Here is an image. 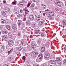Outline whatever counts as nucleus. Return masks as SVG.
<instances>
[{"label": "nucleus", "mask_w": 66, "mask_h": 66, "mask_svg": "<svg viewBox=\"0 0 66 66\" xmlns=\"http://www.w3.org/2000/svg\"><path fill=\"white\" fill-rule=\"evenodd\" d=\"M12 49L10 50V51H9L8 52V53H10V52H11L12 51Z\"/></svg>", "instance_id": "52"}, {"label": "nucleus", "mask_w": 66, "mask_h": 66, "mask_svg": "<svg viewBox=\"0 0 66 66\" xmlns=\"http://www.w3.org/2000/svg\"><path fill=\"white\" fill-rule=\"evenodd\" d=\"M17 35L18 36H20V33H19L17 34Z\"/></svg>", "instance_id": "48"}, {"label": "nucleus", "mask_w": 66, "mask_h": 66, "mask_svg": "<svg viewBox=\"0 0 66 66\" xmlns=\"http://www.w3.org/2000/svg\"><path fill=\"white\" fill-rule=\"evenodd\" d=\"M56 61L57 63L59 64H62V61L61 60H60V59L59 58H57L56 59Z\"/></svg>", "instance_id": "4"}, {"label": "nucleus", "mask_w": 66, "mask_h": 66, "mask_svg": "<svg viewBox=\"0 0 66 66\" xmlns=\"http://www.w3.org/2000/svg\"><path fill=\"white\" fill-rule=\"evenodd\" d=\"M24 10L25 11V15L26 16H27V14H28L30 13V11L27 9H25Z\"/></svg>", "instance_id": "8"}, {"label": "nucleus", "mask_w": 66, "mask_h": 66, "mask_svg": "<svg viewBox=\"0 0 66 66\" xmlns=\"http://www.w3.org/2000/svg\"><path fill=\"white\" fill-rule=\"evenodd\" d=\"M62 24L63 25H65V24H66V21H63L62 22Z\"/></svg>", "instance_id": "25"}, {"label": "nucleus", "mask_w": 66, "mask_h": 66, "mask_svg": "<svg viewBox=\"0 0 66 66\" xmlns=\"http://www.w3.org/2000/svg\"><path fill=\"white\" fill-rule=\"evenodd\" d=\"M31 46L33 49H35V48H36V45L35 44L32 43L31 45Z\"/></svg>", "instance_id": "14"}, {"label": "nucleus", "mask_w": 66, "mask_h": 66, "mask_svg": "<svg viewBox=\"0 0 66 66\" xmlns=\"http://www.w3.org/2000/svg\"><path fill=\"white\" fill-rule=\"evenodd\" d=\"M31 4V3H28V5L27 6V7H29V6H30V5Z\"/></svg>", "instance_id": "43"}, {"label": "nucleus", "mask_w": 66, "mask_h": 66, "mask_svg": "<svg viewBox=\"0 0 66 66\" xmlns=\"http://www.w3.org/2000/svg\"><path fill=\"white\" fill-rule=\"evenodd\" d=\"M35 54V55H37L38 54V52H35L34 54L33 53L31 55L32 56H33V55H34Z\"/></svg>", "instance_id": "28"}, {"label": "nucleus", "mask_w": 66, "mask_h": 66, "mask_svg": "<svg viewBox=\"0 0 66 66\" xmlns=\"http://www.w3.org/2000/svg\"><path fill=\"white\" fill-rule=\"evenodd\" d=\"M29 37L30 38H32L33 37V36L32 35H30Z\"/></svg>", "instance_id": "45"}, {"label": "nucleus", "mask_w": 66, "mask_h": 66, "mask_svg": "<svg viewBox=\"0 0 66 66\" xmlns=\"http://www.w3.org/2000/svg\"><path fill=\"white\" fill-rule=\"evenodd\" d=\"M9 58L10 60H13V59L14 58V56H10L9 57Z\"/></svg>", "instance_id": "34"}, {"label": "nucleus", "mask_w": 66, "mask_h": 66, "mask_svg": "<svg viewBox=\"0 0 66 66\" xmlns=\"http://www.w3.org/2000/svg\"><path fill=\"white\" fill-rule=\"evenodd\" d=\"M3 25H1L0 26V30H1L2 28H3Z\"/></svg>", "instance_id": "38"}, {"label": "nucleus", "mask_w": 66, "mask_h": 66, "mask_svg": "<svg viewBox=\"0 0 66 66\" xmlns=\"http://www.w3.org/2000/svg\"><path fill=\"white\" fill-rule=\"evenodd\" d=\"M42 39H39L38 41H37V43H38L39 44H40L41 43V42H42Z\"/></svg>", "instance_id": "24"}, {"label": "nucleus", "mask_w": 66, "mask_h": 66, "mask_svg": "<svg viewBox=\"0 0 66 66\" xmlns=\"http://www.w3.org/2000/svg\"><path fill=\"white\" fill-rule=\"evenodd\" d=\"M50 63L52 64L56 63V61L55 60H52L51 61Z\"/></svg>", "instance_id": "5"}, {"label": "nucleus", "mask_w": 66, "mask_h": 66, "mask_svg": "<svg viewBox=\"0 0 66 66\" xmlns=\"http://www.w3.org/2000/svg\"><path fill=\"white\" fill-rule=\"evenodd\" d=\"M4 47V46L3 45L0 46V51H1V52L3 50Z\"/></svg>", "instance_id": "12"}, {"label": "nucleus", "mask_w": 66, "mask_h": 66, "mask_svg": "<svg viewBox=\"0 0 66 66\" xmlns=\"http://www.w3.org/2000/svg\"><path fill=\"white\" fill-rule=\"evenodd\" d=\"M6 28L7 30H8L11 31H12V30L11 29V27L10 26V25H7L6 26Z\"/></svg>", "instance_id": "11"}, {"label": "nucleus", "mask_w": 66, "mask_h": 66, "mask_svg": "<svg viewBox=\"0 0 66 66\" xmlns=\"http://www.w3.org/2000/svg\"><path fill=\"white\" fill-rule=\"evenodd\" d=\"M5 10H7L8 11H10V8L9 7H6L5 8Z\"/></svg>", "instance_id": "31"}, {"label": "nucleus", "mask_w": 66, "mask_h": 66, "mask_svg": "<svg viewBox=\"0 0 66 66\" xmlns=\"http://www.w3.org/2000/svg\"><path fill=\"white\" fill-rule=\"evenodd\" d=\"M24 43V40H22L21 42V44L22 45H23Z\"/></svg>", "instance_id": "41"}, {"label": "nucleus", "mask_w": 66, "mask_h": 66, "mask_svg": "<svg viewBox=\"0 0 66 66\" xmlns=\"http://www.w3.org/2000/svg\"><path fill=\"white\" fill-rule=\"evenodd\" d=\"M44 22V20H40L39 22L38 23V24L39 26H42V24H43Z\"/></svg>", "instance_id": "7"}, {"label": "nucleus", "mask_w": 66, "mask_h": 66, "mask_svg": "<svg viewBox=\"0 0 66 66\" xmlns=\"http://www.w3.org/2000/svg\"><path fill=\"white\" fill-rule=\"evenodd\" d=\"M63 64L66 65V59H65L64 60L63 62Z\"/></svg>", "instance_id": "33"}, {"label": "nucleus", "mask_w": 66, "mask_h": 66, "mask_svg": "<svg viewBox=\"0 0 66 66\" xmlns=\"http://www.w3.org/2000/svg\"><path fill=\"white\" fill-rule=\"evenodd\" d=\"M65 6H66V0L65 1Z\"/></svg>", "instance_id": "62"}, {"label": "nucleus", "mask_w": 66, "mask_h": 66, "mask_svg": "<svg viewBox=\"0 0 66 66\" xmlns=\"http://www.w3.org/2000/svg\"><path fill=\"white\" fill-rule=\"evenodd\" d=\"M65 50H66V45H65V47L64 48V51H65Z\"/></svg>", "instance_id": "53"}, {"label": "nucleus", "mask_w": 66, "mask_h": 66, "mask_svg": "<svg viewBox=\"0 0 66 66\" xmlns=\"http://www.w3.org/2000/svg\"><path fill=\"white\" fill-rule=\"evenodd\" d=\"M55 10H56V11H58V10H57V9H55Z\"/></svg>", "instance_id": "61"}, {"label": "nucleus", "mask_w": 66, "mask_h": 66, "mask_svg": "<svg viewBox=\"0 0 66 66\" xmlns=\"http://www.w3.org/2000/svg\"><path fill=\"white\" fill-rule=\"evenodd\" d=\"M42 6H43V7H42V9H46V5H44L43 4H42Z\"/></svg>", "instance_id": "27"}, {"label": "nucleus", "mask_w": 66, "mask_h": 66, "mask_svg": "<svg viewBox=\"0 0 66 66\" xmlns=\"http://www.w3.org/2000/svg\"><path fill=\"white\" fill-rule=\"evenodd\" d=\"M2 37L3 38H4V40H7V35H4L2 36Z\"/></svg>", "instance_id": "6"}, {"label": "nucleus", "mask_w": 66, "mask_h": 66, "mask_svg": "<svg viewBox=\"0 0 66 66\" xmlns=\"http://www.w3.org/2000/svg\"><path fill=\"white\" fill-rule=\"evenodd\" d=\"M54 13L53 12H50V17H52L53 16H54Z\"/></svg>", "instance_id": "20"}, {"label": "nucleus", "mask_w": 66, "mask_h": 66, "mask_svg": "<svg viewBox=\"0 0 66 66\" xmlns=\"http://www.w3.org/2000/svg\"><path fill=\"white\" fill-rule=\"evenodd\" d=\"M39 32V30H35L34 31V33L36 34H38Z\"/></svg>", "instance_id": "16"}, {"label": "nucleus", "mask_w": 66, "mask_h": 66, "mask_svg": "<svg viewBox=\"0 0 66 66\" xmlns=\"http://www.w3.org/2000/svg\"><path fill=\"white\" fill-rule=\"evenodd\" d=\"M40 19V16L38 15L36 16V17L35 18L34 20L36 22H37L39 21Z\"/></svg>", "instance_id": "3"}, {"label": "nucleus", "mask_w": 66, "mask_h": 66, "mask_svg": "<svg viewBox=\"0 0 66 66\" xmlns=\"http://www.w3.org/2000/svg\"><path fill=\"white\" fill-rule=\"evenodd\" d=\"M34 6H35V4L34 3L32 4L31 5V7H34Z\"/></svg>", "instance_id": "42"}, {"label": "nucleus", "mask_w": 66, "mask_h": 66, "mask_svg": "<svg viewBox=\"0 0 66 66\" xmlns=\"http://www.w3.org/2000/svg\"><path fill=\"white\" fill-rule=\"evenodd\" d=\"M54 17H51L50 18V19H51L52 20L53 19H54Z\"/></svg>", "instance_id": "46"}, {"label": "nucleus", "mask_w": 66, "mask_h": 66, "mask_svg": "<svg viewBox=\"0 0 66 66\" xmlns=\"http://www.w3.org/2000/svg\"><path fill=\"white\" fill-rule=\"evenodd\" d=\"M38 0H32L33 2H37Z\"/></svg>", "instance_id": "50"}, {"label": "nucleus", "mask_w": 66, "mask_h": 66, "mask_svg": "<svg viewBox=\"0 0 66 66\" xmlns=\"http://www.w3.org/2000/svg\"><path fill=\"white\" fill-rule=\"evenodd\" d=\"M22 14H20L18 15V16L19 17H22Z\"/></svg>", "instance_id": "40"}, {"label": "nucleus", "mask_w": 66, "mask_h": 66, "mask_svg": "<svg viewBox=\"0 0 66 66\" xmlns=\"http://www.w3.org/2000/svg\"><path fill=\"white\" fill-rule=\"evenodd\" d=\"M41 66H46V64H42Z\"/></svg>", "instance_id": "51"}, {"label": "nucleus", "mask_w": 66, "mask_h": 66, "mask_svg": "<svg viewBox=\"0 0 66 66\" xmlns=\"http://www.w3.org/2000/svg\"><path fill=\"white\" fill-rule=\"evenodd\" d=\"M18 50L19 51H21L22 49V48H21V47H18Z\"/></svg>", "instance_id": "32"}, {"label": "nucleus", "mask_w": 66, "mask_h": 66, "mask_svg": "<svg viewBox=\"0 0 66 66\" xmlns=\"http://www.w3.org/2000/svg\"><path fill=\"white\" fill-rule=\"evenodd\" d=\"M7 64V66H10V64H9V63H8Z\"/></svg>", "instance_id": "60"}, {"label": "nucleus", "mask_w": 66, "mask_h": 66, "mask_svg": "<svg viewBox=\"0 0 66 66\" xmlns=\"http://www.w3.org/2000/svg\"><path fill=\"white\" fill-rule=\"evenodd\" d=\"M14 13L15 14H19V12L17 11V10H16L15 9H14Z\"/></svg>", "instance_id": "13"}, {"label": "nucleus", "mask_w": 66, "mask_h": 66, "mask_svg": "<svg viewBox=\"0 0 66 66\" xmlns=\"http://www.w3.org/2000/svg\"><path fill=\"white\" fill-rule=\"evenodd\" d=\"M3 3H5L6 4H7V3L6 2V1L4 0L3 1Z\"/></svg>", "instance_id": "47"}, {"label": "nucleus", "mask_w": 66, "mask_h": 66, "mask_svg": "<svg viewBox=\"0 0 66 66\" xmlns=\"http://www.w3.org/2000/svg\"><path fill=\"white\" fill-rule=\"evenodd\" d=\"M46 34H45V33L44 32H42L41 36L42 37H44L45 36Z\"/></svg>", "instance_id": "23"}, {"label": "nucleus", "mask_w": 66, "mask_h": 66, "mask_svg": "<svg viewBox=\"0 0 66 66\" xmlns=\"http://www.w3.org/2000/svg\"><path fill=\"white\" fill-rule=\"evenodd\" d=\"M22 2H27L26 1H25L24 0H23L22 1Z\"/></svg>", "instance_id": "54"}, {"label": "nucleus", "mask_w": 66, "mask_h": 66, "mask_svg": "<svg viewBox=\"0 0 66 66\" xmlns=\"http://www.w3.org/2000/svg\"><path fill=\"white\" fill-rule=\"evenodd\" d=\"M16 4V3L15 2H13L12 3V4L13 5H15Z\"/></svg>", "instance_id": "39"}, {"label": "nucleus", "mask_w": 66, "mask_h": 66, "mask_svg": "<svg viewBox=\"0 0 66 66\" xmlns=\"http://www.w3.org/2000/svg\"><path fill=\"white\" fill-rule=\"evenodd\" d=\"M9 35V38H12V35L11 34H10Z\"/></svg>", "instance_id": "36"}, {"label": "nucleus", "mask_w": 66, "mask_h": 66, "mask_svg": "<svg viewBox=\"0 0 66 66\" xmlns=\"http://www.w3.org/2000/svg\"><path fill=\"white\" fill-rule=\"evenodd\" d=\"M2 14L3 16H4L5 17H6V16H7V14H6V13L5 12H3Z\"/></svg>", "instance_id": "21"}, {"label": "nucleus", "mask_w": 66, "mask_h": 66, "mask_svg": "<svg viewBox=\"0 0 66 66\" xmlns=\"http://www.w3.org/2000/svg\"><path fill=\"white\" fill-rule=\"evenodd\" d=\"M55 4H56L57 5L61 7V6H62L63 5V3L61 1H56L54 2Z\"/></svg>", "instance_id": "1"}, {"label": "nucleus", "mask_w": 66, "mask_h": 66, "mask_svg": "<svg viewBox=\"0 0 66 66\" xmlns=\"http://www.w3.org/2000/svg\"><path fill=\"white\" fill-rule=\"evenodd\" d=\"M21 3V2L19 3V6H23V4H20Z\"/></svg>", "instance_id": "37"}, {"label": "nucleus", "mask_w": 66, "mask_h": 66, "mask_svg": "<svg viewBox=\"0 0 66 66\" xmlns=\"http://www.w3.org/2000/svg\"><path fill=\"white\" fill-rule=\"evenodd\" d=\"M11 33L10 32H9V34H8V35H10V34H11Z\"/></svg>", "instance_id": "58"}, {"label": "nucleus", "mask_w": 66, "mask_h": 66, "mask_svg": "<svg viewBox=\"0 0 66 66\" xmlns=\"http://www.w3.org/2000/svg\"><path fill=\"white\" fill-rule=\"evenodd\" d=\"M27 18L25 16L23 18V21H26V20H27Z\"/></svg>", "instance_id": "26"}, {"label": "nucleus", "mask_w": 66, "mask_h": 66, "mask_svg": "<svg viewBox=\"0 0 66 66\" xmlns=\"http://www.w3.org/2000/svg\"><path fill=\"white\" fill-rule=\"evenodd\" d=\"M45 47H43L41 49V52H44L45 51Z\"/></svg>", "instance_id": "22"}, {"label": "nucleus", "mask_w": 66, "mask_h": 66, "mask_svg": "<svg viewBox=\"0 0 66 66\" xmlns=\"http://www.w3.org/2000/svg\"><path fill=\"white\" fill-rule=\"evenodd\" d=\"M50 59H53V57L52 56H51V57Z\"/></svg>", "instance_id": "59"}, {"label": "nucleus", "mask_w": 66, "mask_h": 66, "mask_svg": "<svg viewBox=\"0 0 66 66\" xmlns=\"http://www.w3.org/2000/svg\"><path fill=\"white\" fill-rule=\"evenodd\" d=\"M20 13H22L23 12V11L21 9L20 10Z\"/></svg>", "instance_id": "49"}, {"label": "nucleus", "mask_w": 66, "mask_h": 66, "mask_svg": "<svg viewBox=\"0 0 66 66\" xmlns=\"http://www.w3.org/2000/svg\"><path fill=\"white\" fill-rule=\"evenodd\" d=\"M49 10L47 9V10H45V11H48Z\"/></svg>", "instance_id": "63"}, {"label": "nucleus", "mask_w": 66, "mask_h": 66, "mask_svg": "<svg viewBox=\"0 0 66 66\" xmlns=\"http://www.w3.org/2000/svg\"><path fill=\"white\" fill-rule=\"evenodd\" d=\"M45 54L44 55V58L45 59L48 60L49 58L50 57V54L47 53V52H45Z\"/></svg>", "instance_id": "2"}, {"label": "nucleus", "mask_w": 66, "mask_h": 66, "mask_svg": "<svg viewBox=\"0 0 66 66\" xmlns=\"http://www.w3.org/2000/svg\"><path fill=\"white\" fill-rule=\"evenodd\" d=\"M11 33H12V34H13V33H14V31H12L11 32Z\"/></svg>", "instance_id": "56"}, {"label": "nucleus", "mask_w": 66, "mask_h": 66, "mask_svg": "<svg viewBox=\"0 0 66 66\" xmlns=\"http://www.w3.org/2000/svg\"><path fill=\"white\" fill-rule=\"evenodd\" d=\"M19 25H20V24H21V22H19Z\"/></svg>", "instance_id": "55"}, {"label": "nucleus", "mask_w": 66, "mask_h": 66, "mask_svg": "<svg viewBox=\"0 0 66 66\" xmlns=\"http://www.w3.org/2000/svg\"><path fill=\"white\" fill-rule=\"evenodd\" d=\"M2 33L3 34H7V32L5 31L4 30H2Z\"/></svg>", "instance_id": "17"}, {"label": "nucleus", "mask_w": 66, "mask_h": 66, "mask_svg": "<svg viewBox=\"0 0 66 66\" xmlns=\"http://www.w3.org/2000/svg\"><path fill=\"white\" fill-rule=\"evenodd\" d=\"M39 59H42L43 57V55L42 54H39L38 56Z\"/></svg>", "instance_id": "19"}, {"label": "nucleus", "mask_w": 66, "mask_h": 66, "mask_svg": "<svg viewBox=\"0 0 66 66\" xmlns=\"http://www.w3.org/2000/svg\"><path fill=\"white\" fill-rule=\"evenodd\" d=\"M32 26L34 27H36L37 26V24L36 23H33L32 24Z\"/></svg>", "instance_id": "35"}, {"label": "nucleus", "mask_w": 66, "mask_h": 66, "mask_svg": "<svg viewBox=\"0 0 66 66\" xmlns=\"http://www.w3.org/2000/svg\"><path fill=\"white\" fill-rule=\"evenodd\" d=\"M29 19L31 20V21H33V20L34 19V16L32 15H30L29 17Z\"/></svg>", "instance_id": "9"}, {"label": "nucleus", "mask_w": 66, "mask_h": 66, "mask_svg": "<svg viewBox=\"0 0 66 66\" xmlns=\"http://www.w3.org/2000/svg\"><path fill=\"white\" fill-rule=\"evenodd\" d=\"M12 28L13 29H14V30H16L17 29V26H16V25H12Z\"/></svg>", "instance_id": "15"}, {"label": "nucleus", "mask_w": 66, "mask_h": 66, "mask_svg": "<svg viewBox=\"0 0 66 66\" xmlns=\"http://www.w3.org/2000/svg\"><path fill=\"white\" fill-rule=\"evenodd\" d=\"M47 15L48 17H50V12L47 13Z\"/></svg>", "instance_id": "30"}, {"label": "nucleus", "mask_w": 66, "mask_h": 66, "mask_svg": "<svg viewBox=\"0 0 66 66\" xmlns=\"http://www.w3.org/2000/svg\"><path fill=\"white\" fill-rule=\"evenodd\" d=\"M13 43V41L12 40H10L8 42V45H11Z\"/></svg>", "instance_id": "18"}, {"label": "nucleus", "mask_w": 66, "mask_h": 66, "mask_svg": "<svg viewBox=\"0 0 66 66\" xmlns=\"http://www.w3.org/2000/svg\"><path fill=\"white\" fill-rule=\"evenodd\" d=\"M26 24H27V25H28V26L30 25V24H31V23L30 22L27 21L26 22Z\"/></svg>", "instance_id": "29"}, {"label": "nucleus", "mask_w": 66, "mask_h": 66, "mask_svg": "<svg viewBox=\"0 0 66 66\" xmlns=\"http://www.w3.org/2000/svg\"><path fill=\"white\" fill-rule=\"evenodd\" d=\"M4 66H7V64H4Z\"/></svg>", "instance_id": "57"}, {"label": "nucleus", "mask_w": 66, "mask_h": 66, "mask_svg": "<svg viewBox=\"0 0 66 66\" xmlns=\"http://www.w3.org/2000/svg\"><path fill=\"white\" fill-rule=\"evenodd\" d=\"M43 15H45V13H43Z\"/></svg>", "instance_id": "64"}, {"label": "nucleus", "mask_w": 66, "mask_h": 66, "mask_svg": "<svg viewBox=\"0 0 66 66\" xmlns=\"http://www.w3.org/2000/svg\"><path fill=\"white\" fill-rule=\"evenodd\" d=\"M22 59H23L24 61H25V59H26V56H23L22 57Z\"/></svg>", "instance_id": "44"}, {"label": "nucleus", "mask_w": 66, "mask_h": 66, "mask_svg": "<svg viewBox=\"0 0 66 66\" xmlns=\"http://www.w3.org/2000/svg\"><path fill=\"white\" fill-rule=\"evenodd\" d=\"M1 22L2 23H5L6 22V21L4 19H2L1 20Z\"/></svg>", "instance_id": "10"}]
</instances>
